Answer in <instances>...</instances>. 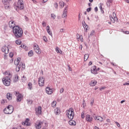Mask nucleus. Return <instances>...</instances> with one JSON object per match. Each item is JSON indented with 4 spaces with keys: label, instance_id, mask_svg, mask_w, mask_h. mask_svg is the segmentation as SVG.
Segmentation results:
<instances>
[{
    "label": "nucleus",
    "instance_id": "13d9d810",
    "mask_svg": "<svg viewBox=\"0 0 129 129\" xmlns=\"http://www.w3.org/2000/svg\"><path fill=\"white\" fill-rule=\"evenodd\" d=\"M123 33L126 35H129V31H123Z\"/></svg>",
    "mask_w": 129,
    "mask_h": 129
},
{
    "label": "nucleus",
    "instance_id": "20e7f679",
    "mask_svg": "<svg viewBox=\"0 0 129 129\" xmlns=\"http://www.w3.org/2000/svg\"><path fill=\"white\" fill-rule=\"evenodd\" d=\"M14 112V106L12 105H9L7 108L4 109V112L6 114H12Z\"/></svg>",
    "mask_w": 129,
    "mask_h": 129
},
{
    "label": "nucleus",
    "instance_id": "412c9836",
    "mask_svg": "<svg viewBox=\"0 0 129 129\" xmlns=\"http://www.w3.org/2000/svg\"><path fill=\"white\" fill-rule=\"evenodd\" d=\"M41 113H42V107L38 106L37 110L36 111V114H41Z\"/></svg>",
    "mask_w": 129,
    "mask_h": 129
},
{
    "label": "nucleus",
    "instance_id": "8fccbe9b",
    "mask_svg": "<svg viewBox=\"0 0 129 129\" xmlns=\"http://www.w3.org/2000/svg\"><path fill=\"white\" fill-rule=\"evenodd\" d=\"M99 7L100 10L101 11H102V6L101 4H100L99 5Z\"/></svg>",
    "mask_w": 129,
    "mask_h": 129
},
{
    "label": "nucleus",
    "instance_id": "c85d7f7f",
    "mask_svg": "<svg viewBox=\"0 0 129 129\" xmlns=\"http://www.w3.org/2000/svg\"><path fill=\"white\" fill-rule=\"evenodd\" d=\"M97 120H99V121H100V122H102V121H103V118L101 116H98V119Z\"/></svg>",
    "mask_w": 129,
    "mask_h": 129
},
{
    "label": "nucleus",
    "instance_id": "3c124183",
    "mask_svg": "<svg viewBox=\"0 0 129 129\" xmlns=\"http://www.w3.org/2000/svg\"><path fill=\"white\" fill-rule=\"evenodd\" d=\"M105 88H106L105 87H103L100 88V91H102V90H103V89H105Z\"/></svg>",
    "mask_w": 129,
    "mask_h": 129
},
{
    "label": "nucleus",
    "instance_id": "423d86ee",
    "mask_svg": "<svg viewBox=\"0 0 129 129\" xmlns=\"http://www.w3.org/2000/svg\"><path fill=\"white\" fill-rule=\"evenodd\" d=\"M12 0H2V2L5 6V10H9L11 9V5H10V2Z\"/></svg>",
    "mask_w": 129,
    "mask_h": 129
},
{
    "label": "nucleus",
    "instance_id": "c03bdc74",
    "mask_svg": "<svg viewBox=\"0 0 129 129\" xmlns=\"http://www.w3.org/2000/svg\"><path fill=\"white\" fill-rule=\"evenodd\" d=\"M110 21L112 22V23H115V21L114 20V19L113 17H111L110 18Z\"/></svg>",
    "mask_w": 129,
    "mask_h": 129
},
{
    "label": "nucleus",
    "instance_id": "393cba45",
    "mask_svg": "<svg viewBox=\"0 0 129 129\" xmlns=\"http://www.w3.org/2000/svg\"><path fill=\"white\" fill-rule=\"evenodd\" d=\"M7 98L9 100H11L12 99V95H11V93H7Z\"/></svg>",
    "mask_w": 129,
    "mask_h": 129
},
{
    "label": "nucleus",
    "instance_id": "79ce46f5",
    "mask_svg": "<svg viewBox=\"0 0 129 129\" xmlns=\"http://www.w3.org/2000/svg\"><path fill=\"white\" fill-rule=\"evenodd\" d=\"M7 102V100H2L1 101L2 104H5Z\"/></svg>",
    "mask_w": 129,
    "mask_h": 129
},
{
    "label": "nucleus",
    "instance_id": "5fc2aeb1",
    "mask_svg": "<svg viewBox=\"0 0 129 129\" xmlns=\"http://www.w3.org/2000/svg\"><path fill=\"white\" fill-rule=\"evenodd\" d=\"M42 26H43V27H46V22L43 21Z\"/></svg>",
    "mask_w": 129,
    "mask_h": 129
},
{
    "label": "nucleus",
    "instance_id": "ddd939ff",
    "mask_svg": "<svg viewBox=\"0 0 129 129\" xmlns=\"http://www.w3.org/2000/svg\"><path fill=\"white\" fill-rule=\"evenodd\" d=\"M30 121V119L29 118H26L25 121H23L22 123V125H26V126H29L30 125L31 123L29 122Z\"/></svg>",
    "mask_w": 129,
    "mask_h": 129
},
{
    "label": "nucleus",
    "instance_id": "c756f323",
    "mask_svg": "<svg viewBox=\"0 0 129 129\" xmlns=\"http://www.w3.org/2000/svg\"><path fill=\"white\" fill-rule=\"evenodd\" d=\"M18 81H19L18 76H15V78L13 79V82L14 83L18 82Z\"/></svg>",
    "mask_w": 129,
    "mask_h": 129
},
{
    "label": "nucleus",
    "instance_id": "473e14b6",
    "mask_svg": "<svg viewBox=\"0 0 129 129\" xmlns=\"http://www.w3.org/2000/svg\"><path fill=\"white\" fill-rule=\"evenodd\" d=\"M89 58V55L88 54H86L84 55V61H87V59Z\"/></svg>",
    "mask_w": 129,
    "mask_h": 129
},
{
    "label": "nucleus",
    "instance_id": "69168bd1",
    "mask_svg": "<svg viewBox=\"0 0 129 129\" xmlns=\"http://www.w3.org/2000/svg\"><path fill=\"white\" fill-rule=\"evenodd\" d=\"M94 129H99V128L96 126H94Z\"/></svg>",
    "mask_w": 129,
    "mask_h": 129
},
{
    "label": "nucleus",
    "instance_id": "2f4dec72",
    "mask_svg": "<svg viewBox=\"0 0 129 129\" xmlns=\"http://www.w3.org/2000/svg\"><path fill=\"white\" fill-rule=\"evenodd\" d=\"M16 44L17 45H21L22 44V41L20 39H18L16 40Z\"/></svg>",
    "mask_w": 129,
    "mask_h": 129
},
{
    "label": "nucleus",
    "instance_id": "09e8293b",
    "mask_svg": "<svg viewBox=\"0 0 129 129\" xmlns=\"http://www.w3.org/2000/svg\"><path fill=\"white\" fill-rule=\"evenodd\" d=\"M64 32H65V29H64L62 28L60 30V33H64Z\"/></svg>",
    "mask_w": 129,
    "mask_h": 129
},
{
    "label": "nucleus",
    "instance_id": "58836bf2",
    "mask_svg": "<svg viewBox=\"0 0 129 129\" xmlns=\"http://www.w3.org/2000/svg\"><path fill=\"white\" fill-rule=\"evenodd\" d=\"M27 101L28 104H32V103H33V101L32 100H27Z\"/></svg>",
    "mask_w": 129,
    "mask_h": 129
},
{
    "label": "nucleus",
    "instance_id": "de8ad7c7",
    "mask_svg": "<svg viewBox=\"0 0 129 129\" xmlns=\"http://www.w3.org/2000/svg\"><path fill=\"white\" fill-rule=\"evenodd\" d=\"M87 12H88V13H89V12H91V8L90 7L87 9Z\"/></svg>",
    "mask_w": 129,
    "mask_h": 129
},
{
    "label": "nucleus",
    "instance_id": "dca6fc26",
    "mask_svg": "<svg viewBox=\"0 0 129 129\" xmlns=\"http://www.w3.org/2000/svg\"><path fill=\"white\" fill-rule=\"evenodd\" d=\"M67 11H68V6H66L64 8V10L62 14V18H64L67 17Z\"/></svg>",
    "mask_w": 129,
    "mask_h": 129
},
{
    "label": "nucleus",
    "instance_id": "bb28decb",
    "mask_svg": "<svg viewBox=\"0 0 129 129\" xmlns=\"http://www.w3.org/2000/svg\"><path fill=\"white\" fill-rule=\"evenodd\" d=\"M59 5L60 7H61V8L62 9V8H64V6H65V5L66 4L63 2H60L59 3Z\"/></svg>",
    "mask_w": 129,
    "mask_h": 129
},
{
    "label": "nucleus",
    "instance_id": "1a4fd4ad",
    "mask_svg": "<svg viewBox=\"0 0 129 129\" xmlns=\"http://www.w3.org/2000/svg\"><path fill=\"white\" fill-rule=\"evenodd\" d=\"M42 124H43V122L40 120H38L35 122L34 126L36 129H41L42 127Z\"/></svg>",
    "mask_w": 129,
    "mask_h": 129
},
{
    "label": "nucleus",
    "instance_id": "2eb2a0df",
    "mask_svg": "<svg viewBox=\"0 0 129 129\" xmlns=\"http://www.w3.org/2000/svg\"><path fill=\"white\" fill-rule=\"evenodd\" d=\"M86 119L88 122H92V121L93 120V118L90 116L89 114H87L86 117Z\"/></svg>",
    "mask_w": 129,
    "mask_h": 129
},
{
    "label": "nucleus",
    "instance_id": "ea45409f",
    "mask_svg": "<svg viewBox=\"0 0 129 129\" xmlns=\"http://www.w3.org/2000/svg\"><path fill=\"white\" fill-rule=\"evenodd\" d=\"M54 7L55 9H58V3H55L54 4Z\"/></svg>",
    "mask_w": 129,
    "mask_h": 129
},
{
    "label": "nucleus",
    "instance_id": "f257e3e1",
    "mask_svg": "<svg viewBox=\"0 0 129 129\" xmlns=\"http://www.w3.org/2000/svg\"><path fill=\"white\" fill-rule=\"evenodd\" d=\"M13 34L16 39H19L23 37V29L19 26H15L13 29Z\"/></svg>",
    "mask_w": 129,
    "mask_h": 129
},
{
    "label": "nucleus",
    "instance_id": "39448f33",
    "mask_svg": "<svg viewBox=\"0 0 129 129\" xmlns=\"http://www.w3.org/2000/svg\"><path fill=\"white\" fill-rule=\"evenodd\" d=\"M3 83L6 86H10L11 84V78L5 77L2 79Z\"/></svg>",
    "mask_w": 129,
    "mask_h": 129
},
{
    "label": "nucleus",
    "instance_id": "f8f14e48",
    "mask_svg": "<svg viewBox=\"0 0 129 129\" xmlns=\"http://www.w3.org/2000/svg\"><path fill=\"white\" fill-rule=\"evenodd\" d=\"M34 51L37 53V54H41V51H40V47H39V45L38 44H35L34 45Z\"/></svg>",
    "mask_w": 129,
    "mask_h": 129
},
{
    "label": "nucleus",
    "instance_id": "49530a36",
    "mask_svg": "<svg viewBox=\"0 0 129 129\" xmlns=\"http://www.w3.org/2000/svg\"><path fill=\"white\" fill-rule=\"evenodd\" d=\"M117 126H118V127H120V124H119V123H118V122L116 121L115 122Z\"/></svg>",
    "mask_w": 129,
    "mask_h": 129
},
{
    "label": "nucleus",
    "instance_id": "9b49d317",
    "mask_svg": "<svg viewBox=\"0 0 129 129\" xmlns=\"http://www.w3.org/2000/svg\"><path fill=\"white\" fill-rule=\"evenodd\" d=\"M44 81H45V80L44 78H39L38 79V84H39V86H41V87H42V86H44Z\"/></svg>",
    "mask_w": 129,
    "mask_h": 129
},
{
    "label": "nucleus",
    "instance_id": "7c9ffc66",
    "mask_svg": "<svg viewBox=\"0 0 129 129\" xmlns=\"http://www.w3.org/2000/svg\"><path fill=\"white\" fill-rule=\"evenodd\" d=\"M34 55V52H33V50H30L29 52H28V56L29 57H32Z\"/></svg>",
    "mask_w": 129,
    "mask_h": 129
},
{
    "label": "nucleus",
    "instance_id": "4be33fe9",
    "mask_svg": "<svg viewBox=\"0 0 129 129\" xmlns=\"http://www.w3.org/2000/svg\"><path fill=\"white\" fill-rule=\"evenodd\" d=\"M82 26H83V28H84V29H86V31L87 32V28H86V27H87V24H86L85 21H83L82 22Z\"/></svg>",
    "mask_w": 129,
    "mask_h": 129
},
{
    "label": "nucleus",
    "instance_id": "e2e57ef3",
    "mask_svg": "<svg viewBox=\"0 0 129 129\" xmlns=\"http://www.w3.org/2000/svg\"><path fill=\"white\" fill-rule=\"evenodd\" d=\"M90 65H92V61H90L89 63V66H90Z\"/></svg>",
    "mask_w": 129,
    "mask_h": 129
},
{
    "label": "nucleus",
    "instance_id": "72a5a7b5",
    "mask_svg": "<svg viewBox=\"0 0 129 129\" xmlns=\"http://www.w3.org/2000/svg\"><path fill=\"white\" fill-rule=\"evenodd\" d=\"M28 89H29L30 90H32V83H29L28 84Z\"/></svg>",
    "mask_w": 129,
    "mask_h": 129
},
{
    "label": "nucleus",
    "instance_id": "a18cd8bd",
    "mask_svg": "<svg viewBox=\"0 0 129 129\" xmlns=\"http://www.w3.org/2000/svg\"><path fill=\"white\" fill-rule=\"evenodd\" d=\"M9 56L10 57H11V58H13V57L14 56V53L10 52L9 53Z\"/></svg>",
    "mask_w": 129,
    "mask_h": 129
},
{
    "label": "nucleus",
    "instance_id": "603ef678",
    "mask_svg": "<svg viewBox=\"0 0 129 129\" xmlns=\"http://www.w3.org/2000/svg\"><path fill=\"white\" fill-rule=\"evenodd\" d=\"M24 19H25V21H26L27 22H28V21H29V18H28V17H27V16H25Z\"/></svg>",
    "mask_w": 129,
    "mask_h": 129
},
{
    "label": "nucleus",
    "instance_id": "6ab92c4d",
    "mask_svg": "<svg viewBox=\"0 0 129 129\" xmlns=\"http://www.w3.org/2000/svg\"><path fill=\"white\" fill-rule=\"evenodd\" d=\"M97 84V81H96V80H92L90 83V86L93 87V86H95Z\"/></svg>",
    "mask_w": 129,
    "mask_h": 129
},
{
    "label": "nucleus",
    "instance_id": "bf43d9fd",
    "mask_svg": "<svg viewBox=\"0 0 129 129\" xmlns=\"http://www.w3.org/2000/svg\"><path fill=\"white\" fill-rule=\"evenodd\" d=\"M82 118H84V113L82 112L81 114Z\"/></svg>",
    "mask_w": 129,
    "mask_h": 129
},
{
    "label": "nucleus",
    "instance_id": "37998d69",
    "mask_svg": "<svg viewBox=\"0 0 129 129\" xmlns=\"http://www.w3.org/2000/svg\"><path fill=\"white\" fill-rule=\"evenodd\" d=\"M43 41H44V42H47V41H48L47 40V37H46V36H43L42 38Z\"/></svg>",
    "mask_w": 129,
    "mask_h": 129
},
{
    "label": "nucleus",
    "instance_id": "a878e982",
    "mask_svg": "<svg viewBox=\"0 0 129 129\" xmlns=\"http://www.w3.org/2000/svg\"><path fill=\"white\" fill-rule=\"evenodd\" d=\"M107 2L106 3L107 7H110V4L112 3V0H107Z\"/></svg>",
    "mask_w": 129,
    "mask_h": 129
},
{
    "label": "nucleus",
    "instance_id": "4d7b16f0",
    "mask_svg": "<svg viewBox=\"0 0 129 129\" xmlns=\"http://www.w3.org/2000/svg\"><path fill=\"white\" fill-rule=\"evenodd\" d=\"M68 67L69 68V71H72V69L71 68H70V65H68Z\"/></svg>",
    "mask_w": 129,
    "mask_h": 129
},
{
    "label": "nucleus",
    "instance_id": "cd10ccee",
    "mask_svg": "<svg viewBox=\"0 0 129 129\" xmlns=\"http://www.w3.org/2000/svg\"><path fill=\"white\" fill-rule=\"evenodd\" d=\"M6 75H8V76H6V77H10V78H12V74L10 72L8 71L6 72Z\"/></svg>",
    "mask_w": 129,
    "mask_h": 129
},
{
    "label": "nucleus",
    "instance_id": "f704fd0d",
    "mask_svg": "<svg viewBox=\"0 0 129 129\" xmlns=\"http://www.w3.org/2000/svg\"><path fill=\"white\" fill-rule=\"evenodd\" d=\"M93 35H94V30H92L91 32V33L90 34V35H88V38H90V37H92V36H93Z\"/></svg>",
    "mask_w": 129,
    "mask_h": 129
},
{
    "label": "nucleus",
    "instance_id": "7ed1b4c3",
    "mask_svg": "<svg viewBox=\"0 0 129 129\" xmlns=\"http://www.w3.org/2000/svg\"><path fill=\"white\" fill-rule=\"evenodd\" d=\"M66 115L68 116L69 119H73L74 118V109H73V108H70L67 110Z\"/></svg>",
    "mask_w": 129,
    "mask_h": 129
},
{
    "label": "nucleus",
    "instance_id": "0eeeda50",
    "mask_svg": "<svg viewBox=\"0 0 129 129\" xmlns=\"http://www.w3.org/2000/svg\"><path fill=\"white\" fill-rule=\"evenodd\" d=\"M20 60H21V58L18 57L17 58V59L15 61V64L17 65L16 71L17 72H19L21 69V62H20Z\"/></svg>",
    "mask_w": 129,
    "mask_h": 129
},
{
    "label": "nucleus",
    "instance_id": "4c0bfd02",
    "mask_svg": "<svg viewBox=\"0 0 129 129\" xmlns=\"http://www.w3.org/2000/svg\"><path fill=\"white\" fill-rule=\"evenodd\" d=\"M56 103H57L56 102V101H53L52 102V104H51V105H52V107H54V106H55Z\"/></svg>",
    "mask_w": 129,
    "mask_h": 129
},
{
    "label": "nucleus",
    "instance_id": "f3484780",
    "mask_svg": "<svg viewBox=\"0 0 129 129\" xmlns=\"http://www.w3.org/2000/svg\"><path fill=\"white\" fill-rule=\"evenodd\" d=\"M45 91L47 94H52V93H53V90L49 87L46 88Z\"/></svg>",
    "mask_w": 129,
    "mask_h": 129
},
{
    "label": "nucleus",
    "instance_id": "c9c22d12",
    "mask_svg": "<svg viewBox=\"0 0 129 129\" xmlns=\"http://www.w3.org/2000/svg\"><path fill=\"white\" fill-rule=\"evenodd\" d=\"M50 17H51V18L53 19V20H55V19H56V15L54 14H51L50 15Z\"/></svg>",
    "mask_w": 129,
    "mask_h": 129
},
{
    "label": "nucleus",
    "instance_id": "aec40b11",
    "mask_svg": "<svg viewBox=\"0 0 129 129\" xmlns=\"http://www.w3.org/2000/svg\"><path fill=\"white\" fill-rule=\"evenodd\" d=\"M46 31L48 33V34H49V35H50V36H51V37L53 36V34H52V31H50V26H49V25H48L46 27Z\"/></svg>",
    "mask_w": 129,
    "mask_h": 129
},
{
    "label": "nucleus",
    "instance_id": "6e6d98bb",
    "mask_svg": "<svg viewBox=\"0 0 129 129\" xmlns=\"http://www.w3.org/2000/svg\"><path fill=\"white\" fill-rule=\"evenodd\" d=\"M93 103H94V100H93L90 103L91 106L93 105Z\"/></svg>",
    "mask_w": 129,
    "mask_h": 129
},
{
    "label": "nucleus",
    "instance_id": "774afa93",
    "mask_svg": "<svg viewBox=\"0 0 129 129\" xmlns=\"http://www.w3.org/2000/svg\"><path fill=\"white\" fill-rule=\"evenodd\" d=\"M125 2H126V3H127V4H129V0H125Z\"/></svg>",
    "mask_w": 129,
    "mask_h": 129
},
{
    "label": "nucleus",
    "instance_id": "6e6552de",
    "mask_svg": "<svg viewBox=\"0 0 129 129\" xmlns=\"http://www.w3.org/2000/svg\"><path fill=\"white\" fill-rule=\"evenodd\" d=\"M14 94L17 97L16 101L17 102H21L22 99H23V96L20 93L18 92H14Z\"/></svg>",
    "mask_w": 129,
    "mask_h": 129
},
{
    "label": "nucleus",
    "instance_id": "0e129e2a",
    "mask_svg": "<svg viewBox=\"0 0 129 129\" xmlns=\"http://www.w3.org/2000/svg\"><path fill=\"white\" fill-rule=\"evenodd\" d=\"M106 121H107V122H110V119H107Z\"/></svg>",
    "mask_w": 129,
    "mask_h": 129
},
{
    "label": "nucleus",
    "instance_id": "a211bd4d",
    "mask_svg": "<svg viewBox=\"0 0 129 129\" xmlns=\"http://www.w3.org/2000/svg\"><path fill=\"white\" fill-rule=\"evenodd\" d=\"M15 22L11 21L9 22V26L10 27V28H11V29H13V30L14 29V28H15V27H16V26L15 25Z\"/></svg>",
    "mask_w": 129,
    "mask_h": 129
},
{
    "label": "nucleus",
    "instance_id": "4468645a",
    "mask_svg": "<svg viewBox=\"0 0 129 129\" xmlns=\"http://www.w3.org/2000/svg\"><path fill=\"white\" fill-rule=\"evenodd\" d=\"M91 72L92 74L96 75L98 74L97 70H96V66H94L91 68Z\"/></svg>",
    "mask_w": 129,
    "mask_h": 129
},
{
    "label": "nucleus",
    "instance_id": "5701e85b",
    "mask_svg": "<svg viewBox=\"0 0 129 129\" xmlns=\"http://www.w3.org/2000/svg\"><path fill=\"white\" fill-rule=\"evenodd\" d=\"M69 123L70 125H76V122L75 121L72 120V119H70V120L69 122Z\"/></svg>",
    "mask_w": 129,
    "mask_h": 129
},
{
    "label": "nucleus",
    "instance_id": "a19ab883",
    "mask_svg": "<svg viewBox=\"0 0 129 129\" xmlns=\"http://www.w3.org/2000/svg\"><path fill=\"white\" fill-rule=\"evenodd\" d=\"M59 47H56L55 48V51L57 53H60V51L59 50Z\"/></svg>",
    "mask_w": 129,
    "mask_h": 129
},
{
    "label": "nucleus",
    "instance_id": "338daca9",
    "mask_svg": "<svg viewBox=\"0 0 129 129\" xmlns=\"http://www.w3.org/2000/svg\"><path fill=\"white\" fill-rule=\"evenodd\" d=\"M125 101V100H122L121 101L120 103H123V102H124Z\"/></svg>",
    "mask_w": 129,
    "mask_h": 129
},
{
    "label": "nucleus",
    "instance_id": "680f3d73",
    "mask_svg": "<svg viewBox=\"0 0 129 129\" xmlns=\"http://www.w3.org/2000/svg\"><path fill=\"white\" fill-rule=\"evenodd\" d=\"M47 2H48V0H43L42 1V3H47Z\"/></svg>",
    "mask_w": 129,
    "mask_h": 129
},
{
    "label": "nucleus",
    "instance_id": "f03ea898",
    "mask_svg": "<svg viewBox=\"0 0 129 129\" xmlns=\"http://www.w3.org/2000/svg\"><path fill=\"white\" fill-rule=\"evenodd\" d=\"M14 8L17 12H19V10L22 11L25 9V5H24V1L23 0H18V3H14Z\"/></svg>",
    "mask_w": 129,
    "mask_h": 129
},
{
    "label": "nucleus",
    "instance_id": "864d4df0",
    "mask_svg": "<svg viewBox=\"0 0 129 129\" xmlns=\"http://www.w3.org/2000/svg\"><path fill=\"white\" fill-rule=\"evenodd\" d=\"M63 92H64V89L61 88L60 90V93H63Z\"/></svg>",
    "mask_w": 129,
    "mask_h": 129
},
{
    "label": "nucleus",
    "instance_id": "052dcab7",
    "mask_svg": "<svg viewBox=\"0 0 129 129\" xmlns=\"http://www.w3.org/2000/svg\"><path fill=\"white\" fill-rule=\"evenodd\" d=\"M94 10L95 12H98V8H97V7H95Z\"/></svg>",
    "mask_w": 129,
    "mask_h": 129
},
{
    "label": "nucleus",
    "instance_id": "e433bc0d",
    "mask_svg": "<svg viewBox=\"0 0 129 129\" xmlns=\"http://www.w3.org/2000/svg\"><path fill=\"white\" fill-rule=\"evenodd\" d=\"M21 67L23 68V69H25L26 68V66L25 65V63L21 62Z\"/></svg>",
    "mask_w": 129,
    "mask_h": 129
},
{
    "label": "nucleus",
    "instance_id": "b1692460",
    "mask_svg": "<svg viewBox=\"0 0 129 129\" xmlns=\"http://www.w3.org/2000/svg\"><path fill=\"white\" fill-rule=\"evenodd\" d=\"M54 112L56 115H58L60 114V109L57 108L54 110Z\"/></svg>",
    "mask_w": 129,
    "mask_h": 129
},
{
    "label": "nucleus",
    "instance_id": "9d476101",
    "mask_svg": "<svg viewBox=\"0 0 129 129\" xmlns=\"http://www.w3.org/2000/svg\"><path fill=\"white\" fill-rule=\"evenodd\" d=\"M2 52H3V53H5V54H9V52H10L9 47H7L6 45H5L2 47Z\"/></svg>",
    "mask_w": 129,
    "mask_h": 129
}]
</instances>
